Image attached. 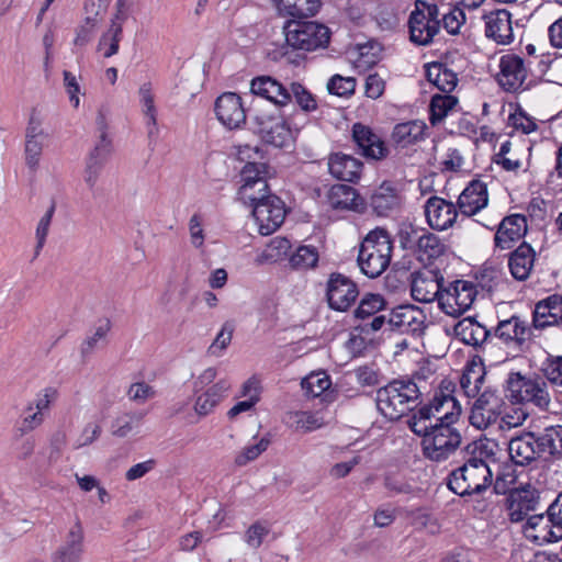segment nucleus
Listing matches in <instances>:
<instances>
[{"instance_id":"obj_54","label":"nucleus","mask_w":562,"mask_h":562,"mask_svg":"<svg viewBox=\"0 0 562 562\" xmlns=\"http://www.w3.org/2000/svg\"><path fill=\"white\" fill-rule=\"evenodd\" d=\"M411 524L417 530H427L430 533L439 531V524L437 519L426 508H416L408 513Z\"/></svg>"},{"instance_id":"obj_62","label":"nucleus","mask_w":562,"mask_h":562,"mask_svg":"<svg viewBox=\"0 0 562 562\" xmlns=\"http://www.w3.org/2000/svg\"><path fill=\"white\" fill-rule=\"evenodd\" d=\"M233 331L234 326L229 323H225L212 345L209 347V353L212 356H220L221 352L231 344Z\"/></svg>"},{"instance_id":"obj_34","label":"nucleus","mask_w":562,"mask_h":562,"mask_svg":"<svg viewBox=\"0 0 562 562\" xmlns=\"http://www.w3.org/2000/svg\"><path fill=\"white\" fill-rule=\"evenodd\" d=\"M328 201L335 210L366 211L367 203L357 190L347 184H335L329 190Z\"/></svg>"},{"instance_id":"obj_24","label":"nucleus","mask_w":562,"mask_h":562,"mask_svg":"<svg viewBox=\"0 0 562 562\" xmlns=\"http://www.w3.org/2000/svg\"><path fill=\"white\" fill-rule=\"evenodd\" d=\"M427 224L436 231H446L450 228L457 217V206L440 196H430L424 205Z\"/></svg>"},{"instance_id":"obj_23","label":"nucleus","mask_w":562,"mask_h":562,"mask_svg":"<svg viewBox=\"0 0 562 562\" xmlns=\"http://www.w3.org/2000/svg\"><path fill=\"white\" fill-rule=\"evenodd\" d=\"M530 334L527 323L516 315L501 321L494 333L495 337L516 352L524 351Z\"/></svg>"},{"instance_id":"obj_13","label":"nucleus","mask_w":562,"mask_h":562,"mask_svg":"<svg viewBox=\"0 0 562 562\" xmlns=\"http://www.w3.org/2000/svg\"><path fill=\"white\" fill-rule=\"evenodd\" d=\"M477 398L473 403L470 423L476 428H486L494 423L498 415L502 414L504 400L498 390L486 386L483 392L476 395Z\"/></svg>"},{"instance_id":"obj_63","label":"nucleus","mask_w":562,"mask_h":562,"mask_svg":"<svg viewBox=\"0 0 562 562\" xmlns=\"http://www.w3.org/2000/svg\"><path fill=\"white\" fill-rule=\"evenodd\" d=\"M97 24V16L88 15L85 23L78 27L74 44L76 46H85L88 44L92 38Z\"/></svg>"},{"instance_id":"obj_15","label":"nucleus","mask_w":562,"mask_h":562,"mask_svg":"<svg viewBox=\"0 0 562 562\" xmlns=\"http://www.w3.org/2000/svg\"><path fill=\"white\" fill-rule=\"evenodd\" d=\"M358 295V286L350 278L338 272L329 274L326 283V299L331 310L347 311Z\"/></svg>"},{"instance_id":"obj_12","label":"nucleus","mask_w":562,"mask_h":562,"mask_svg":"<svg viewBox=\"0 0 562 562\" xmlns=\"http://www.w3.org/2000/svg\"><path fill=\"white\" fill-rule=\"evenodd\" d=\"M476 295L477 290L473 282L456 280L443 288L439 307L445 314L459 317L471 308Z\"/></svg>"},{"instance_id":"obj_33","label":"nucleus","mask_w":562,"mask_h":562,"mask_svg":"<svg viewBox=\"0 0 562 562\" xmlns=\"http://www.w3.org/2000/svg\"><path fill=\"white\" fill-rule=\"evenodd\" d=\"M487 188L482 181L475 180L461 192L458 199V207L461 214L471 216L487 205Z\"/></svg>"},{"instance_id":"obj_1","label":"nucleus","mask_w":562,"mask_h":562,"mask_svg":"<svg viewBox=\"0 0 562 562\" xmlns=\"http://www.w3.org/2000/svg\"><path fill=\"white\" fill-rule=\"evenodd\" d=\"M491 454L492 450L485 441L470 442L464 449L463 464L448 475V488L461 497L485 492L493 479L487 464V458Z\"/></svg>"},{"instance_id":"obj_49","label":"nucleus","mask_w":562,"mask_h":562,"mask_svg":"<svg viewBox=\"0 0 562 562\" xmlns=\"http://www.w3.org/2000/svg\"><path fill=\"white\" fill-rule=\"evenodd\" d=\"M111 330V322L109 319L100 321L90 335L81 344L80 352L82 358H88L95 349L106 345L108 334Z\"/></svg>"},{"instance_id":"obj_11","label":"nucleus","mask_w":562,"mask_h":562,"mask_svg":"<svg viewBox=\"0 0 562 562\" xmlns=\"http://www.w3.org/2000/svg\"><path fill=\"white\" fill-rule=\"evenodd\" d=\"M252 207V215L261 235L276 232L284 221V202L274 194L260 193L254 202H247Z\"/></svg>"},{"instance_id":"obj_53","label":"nucleus","mask_w":562,"mask_h":562,"mask_svg":"<svg viewBox=\"0 0 562 562\" xmlns=\"http://www.w3.org/2000/svg\"><path fill=\"white\" fill-rule=\"evenodd\" d=\"M83 528L77 519L66 535L65 542L57 549L63 552L82 557L83 553Z\"/></svg>"},{"instance_id":"obj_8","label":"nucleus","mask_w":562,"mask_h":562,"mask_svg":"<svg viewBox=\"0 0 562 562\" xmlns=\"http://www.w3.org/2000/svg\"><path fill=\"white\" fill-rule=\"evenodd\" d=\"M507 397L512 403H530L540 409H548L551 398L547 382L537 374L510 372L506 379Z\"/></svg>"},{"instance_id":"obj_44","label":"nucleus","mask_w":562,"mask_h":562,"mask_svg":"<svg viewBox=\"0 0 562 562\" xmlns=\"http://www.w3.org/2000/svg\"><path fill=\"white\" fill-rule=\"evenodd\" d=\"M370 204L376 215L387 216L390 212L400 206L401 198L394 188L382 184L371 195Z\"/></svg>"},{"instance_id":"obj_45","label":"nucleus","mask_w":562,"mask_h":562,"mask_svg":"<svg viewBox=\"0 0 562 562\" xmlns=\"http://www.w3.org/2000/svg\"><path fill=\"white\" fill-rule=\"evenodd\" d=\"M425 130L426 125L422 121L400 123L395 125L392 138L397 145L406 147L424 139Z\"/></svg>"},{"instance_id":"obj_30","label":"nucleus","mask_w":562,"mask_h":562,"mask_svg":"<svg viewBox=\"0 0 562 562\" xmlns=\"http://www.w3.org/2000/svg\"><path fill=\"white\" fill-rule=\"evenodd\" d=\"M111 150L112 148L109 147L104 139L98 140L86 159L83 181L92 194L95 193L98 180L110 157Z\"/></svg>"},{"instance_id":"obj_57","label":"nucleus","mask_w":562,"mask_h":562,"mask_svg":"<svg viewBox=\"0 0 562 562\" xmlns=\"http://www.w3.org/2000/svg\"><path fill=\"white\" fill-rule=\"evenodd\" d=\"M270 441L267 438H261L258 442L245 447L235 458L237 467H244L247 463L256 460L262 452L268 449Z\"/></svg>"},{"instance_id":"obj_3","label":"nucleus","mask_w":562,"mask_h":562,"mask_svg":"<svg viewBox=\"0 0 562 562\" xmlns=\"http://www.w3.org/2000/svg\"><path fill=\"white\" fill-rule=\"evenodd\" d=\"M408 426L415 435L423 438V454L430 461L447 460L461 443V434L453 425L408 420Z\"/></svg>"},{"instance_id":"obj_37","label":"nucleus","mask_w":562,"mask_h":562,"mask_svg":"<svg viewBox=\"0 0 562 562\" xmlns=\"http://www.w3.org/2000/svg\"><path fill=\"white\" fill-rule=\"evenodd\" d=\"M386 310V301L381 294L367 293L360 300L358 307L355 310V318L361 321L357 325L356 329L360 333L366 334L362 330V326L366 323H370L374 317L381 315V312Z\"/></svg>"},{"instance_id":"obj_14","label":"nucleus","mask_w":562,"mask_h":562,"mask_svg":"<svg viewBox=\"0 0 562 562\" xmlns=\"http://www.w3.org/2000/svg\"><path fill=\"white\" fill-rule=\"evenodd\" d=\"M528 69L522 57L515 54L503 55L499 59V72L496 80L499 87L510 93L527 90Z\"/></svg>"},{"instance_id":"obj_10","label":"nucleus","mask_w":562,"mask_h":562,"mask_svg":"<svg viewBox=\"0 0 562 562\" xmlns=\"http://www.w3.org/2000/svg\"><path fill=\"white\" fill-rule=\"evenodd\" d=\"M284 35L288 46L307 52L326 47L330 40L329 29L312 21H289Z\"/></svg>"},{"instance_id":"obj_64","label":"nucleus","mask_w":562,"mask_h":562,"mask_svg":"<svg viewBox=\"0 0 562 562\" xmlns=\"http://www.w3.org/2000/svg\"><path fill=\"white\" fill-rule=\"evenodd\" d=\"M465 22V13L460 8H453L448 13L443 14V27L450 34H457L461 25Z\"/></svg>"},{"instance_id":"obj_48","label":"nucleus","mask_w":562,"mask_h":562,"mask_svg":"<svg viewBox=\"0 0 562 562\" xmlns=\"http://www.w3.org/2000/svg\"><path fill=\"white\" fill-rule=\"evenodd\" d=\"M285 420L291 428L302 432H311L324 426V420L317 413L306 411L290 412Z\"/></svg>"},{"instance_id":"obj_50","label":"nucleus","mask_w":562,"mask_h":562,"mask_svg":"<svg viewBox=\"0 0 562 562\" xmlns=\"http://www.w3.org/2000/svg\"><path fill=\"white\" fill-rule=\"evenodd\" d=\"M458 99L449 93L436 94L430 101V122L432 125L441 122L457 105Z\"/></svg>"},{"instance_id":"obj_56","label":"nucleus","mask_w":562,"mask_h":562,"mask_svg":"<svg viewBox=\"0 0 562 562\" xmlns=\"http://www.w3.org/2000/svg\"><path fill=\"white\" fill-rule=\"evenodd\" d=\"M330 384L329 378L325 374H311L302 381V387L310 397L321 396Z\"/></svg>"},{"instance_id":"obj_31","label":"nucleus","mask_w":562,"mask_h":562,"mask_svg":"<svg viewBox=\"0 0 562 562\" xmlns=\"http://www.w3.org/2000/svg\"><path fill=\"white\" fill-rule=\"evenodd\" d=\"M363 164L351 155L341 151L333 153L328 157V170L333 177L347 182L360 179Z\"/></svg>"},{"instance_id":"obj_2","label":"nucleus","mask_w":562,"mask_h":562,"mask_svg":"<svg viewBox=\"0 0 562 562\" xmlns=\"http://www.w3.org/2000/svg\"><path fill=\"white\" fill-rule=\"evenodd\" d=\"M376 407L390 420H398L422 403V392L413 379H394L376 391Z\"/></svg>"},{"instance_id":"obj_39","label":"nucleus","mask_w":562,"mask_h":562,"mask_svg":"<svg viewBox=\"0 0 562 562\" xmlns=\"http://www.w3.org/2000/svg\"><path fill=\"white\" fill-rule=\"evenodd\" d=\"M456 335L467 345L481 347L487 341L490 330L472 317L463 318L454 326Z\"/></svg>"},{"instance_id":"obj_40","label":"nucleus","mask_w":562,"mask_h":562,"mask_svg":"<svg viewBox=\"0 0 562 562\" xmlns=\"http://www.w3.org/2000/svg\"><path fill=\"white\" fill-rule=\"evenodd\" d=\"M485 368L483 363L475 359L469 361L460 376V386L468 397H475L485 380Z\"/></svg>"},{"instance_id":"obj_59","label":"nucleus","mask_w":562,"mask_h":562,"mask_svg":"<svg viewBox=\"0 0 562 562\" xmlns=\"http://www.w3.org/2000/svg\"><path fill=\"white\" fill-rule=\"evenodd\" d=\"M382 47L376 42H369L359 45V58L357 60L358 67H372L378 64L380 59Z\"/></svg>"},{"instance_id":"obj_42","label":"nucleus","mask_w":562,"mask_h":562,"mask_svg":"<svg viewBox=\"0 0 562 562\" xmlns=\"http://www.w3.org/2000/svg\"><path fill=\"white\" fill-rule=\"evenodd\" d=\"M426 78L445 93L454 90L458 83L457 74L442 63H431L426 67Z\"/></svg>"},{"instance_id":"obj_21","label":"nucleus","mask_w":562,"mask_h":562,"mask_svg":"<svg viewBox=\"0 0 562 562\" xmlns=\"http://www.w3.org/2000/svg\"><path fill=\"white\" fill-rule=\"evenodd\" d=\"M290 86L271 76H258L250 81V92L274 104L279 111L285 110L291 104L289 94Z\"/></svg>"},{"instance_id":"obj_60","label":"nucleus","mask_w":562,"mask_h":562,"mask_svg":"<svg viewBox=\"0 0 562 562\" xmlns=\"http://www.w3.org/2000/svg\"><path fill=\"white\" fill-rule=\"evenodd\" d=\"M55 207H56L55 202H53L50 204V206L48 207V210L45 212V214L38 221L36 232H35V237H36L35 256H38V254L41 252L42 248L45 245L46 237L49 232L52 218L55 213Z\"/></svg>"},{"instance_id":"obj_36","label":"nucleus","mask_w":562,"mask_h":562,"mask_svg":"<svg viewBox=\"0 0 562 562\" xmlns=\"http://www.w3.org/2000/svg\"><path fill=\"white\" fill-rule=\"evenodd\" d=\"M536 251L526 241H522L508 258V267L514 279L525 281L529 278L535 266Z\"/></svg>"},{"instance_id":"obj_4","label":"nucleus","mask_w":562,"mask_h":562,"mask_svg":"<svg viewBox=\"0 0 562 562\" xmlns=\"http://www.w3.org/2000/svg\"><path fill=\"white\" fill-rule=\"evenodd\" d=\"M392 250V239L386 229L376 227L369 232L358 254L361 272L372 279L379 277L389 267Z\"/></svg>"},{"instance_id":"obj_55","label":"nucleus","mask_w":562,"mask_h":562,"mask_svg":"<svg viewBox=\"0 0 562 562\" xmlns=\"http://www.w3.org/2000/svg\"><path fill=\"white\" fill-rule=\"evenodd\" d=\"M542 372L552 386L562 389V356H549L542 363Z\"/></svg>"},{"instance_id":"obj_61","label":"nucleus","mask_w":562,"mask_h":562,"mask_svg":"<svg viewBox=\"0 0 562 562\" xmlns=\"http://www.w3.org/2000/svg\"><path fill=\"white\" fill-rule=\"evenodd\" d=\"M156 390L148 383L140 381L132 383L126 392L127 397L135 403L144 404L156 396Z\"/></svg>"},{"instance_id":"obj_19","label":"nucleus","mask_w":562,"mask_h":562,"mask_svg":"<svg viewBox=\"0 0 562 562\" xmlns=\"http://www.w3.org/2000/svg\"><path fill=\"white\" fill-rule=\"evenodd\" d=\"M445 279L435 270L418 271L413 274L411 283L412 297L422 303H431L437 301L443 293Z\"/></svg>"},{"instance_id":"obj_16","label":"nucleus","mask_w":562,"mask_h":562,"mask_svg":"<svg viewBox=\"0 0 562 562\" xmlns=\"http://www.w3.org/2000/svg\"><path fill=\"white\" fill-rule=\"evenodd\" d=\"M540 503V492L530 484L513 488L506 497V510L512 522L528 519L530 512H536Z\"/></svg>"},{"instance_id":"obj_38","label":"nucleus","mask_w":562,"mask_h":562,"mask_svg":"<svg viewBox=\"0 0 562 562\" xmlns=\"http://www.w3.org/2000/svg\"><path fill=\"white\" fill-rule=\"evenodd\" d=\"M229 387V382L225 379H222L210 386L205 392L198 395L194 403L195 413L199 416L209 415L224 398Z\"/></svg>"},{"instance_id":"obj_5","label":"nucleus","mask_w":562,"mask_h":562,"mask_svg":"<svg viewBox=\"0 0 562 562\" xmlns=\"http://www.w3.org/2000/svg\"><path fill=\"white\" fill-rule=\"evenodd\" d=\"M402 249L413 254L418 261L432 263L447 251L446 243L425 227L403 224L397 233Z\"/></svg>"},{"instance_id":"obj_25","label":"nucleus","mask_w":562,"mask_h":562,"mask_svg":"<svg viewBox=\"0 0 562 562\" xmlns=\"http://www.w3.org/2000/svg\"><path fill=\"white\" fill-rule=\"evenodd\" d=\"M528 231V220L522 214L505 216L497 225L494 245L501 250L510 249Z\"/></svg>"},{"instance_id":"obj_35","label":"nucleus","mask_w":562,"mask_h":562,"mask_svg":"<svg viewBox=\"0 0 562 562\" xmlns=\"http://www.w3.org/2000/svg\"><path fill=\"white\" fill-rule=\"evenodd\" d=\"M411 41L417 45H429L435 35L439 32V22L425 18V13L414 9L408 19Z\"/></svg>"},{"instance_id":"obj_29","label":"nucleus","mask_w":562,"mask_h":562,"mask_svg":"<svg viewBox=\"0 0 562 562\" xmlns=\"http://www.w3.org/2000/svg\"><path fill=\"white\" fill-rule=\"evenodd\" d=\"M535 432L527 431L513 437L508 442V453L515 465L528 467L540 457Z\"/></svg>"},{"instance_id":"obj_32","label":"nucleus","mask_w":562,"mask_h":562,"mask_svg":"<svg viewBox=\"0 0 562 562\" xmlns=\"http://www.w3.org/2000/svg\"><path fill=\"white\" fill-rule=\"evenodd\" d=\"M562 322V296L553 294L539 301L533 311L532 324L537 329L558 325Z\"/></svg>"},{"instance_id":"obj_26","label":"nucleus","mask_w":562,"mask_h":562,"mask_svg":"<svg viewBox=\"0 0 562 562\" xmlns=\"http://www.w3.org/2000/svg\"><path fill=\"white\" fill-rule=\"evenodd\" d=\"M266 166L263 164L247 162L240 172L243 184L239 188V200L245 204L254 202L260 193L268 192V183L263 173Z\"/></svg>"},{"instance_id":"obj_22","label":"nucleus","mask_w":562,"mask_h":562,"mask_svg":"<svg viewBox=\"0 0 562 562\" xmlns=\"http://www.w3.org/2000/svg\"><path fill=\"white\" fill-rule=\"evenodd\" d=\"M217 120L227 128H239L246 122V110L241 98L235 92L221 94L214 106Z\"/></svg>"},{"instance_id":"obj_6","label":"nucleus","mask_w":562,"mask_h":562,"mask_svg":"<svg viewBox=\"0 0 562 562\" xmlns=\"http://www.w3.org/2000/svg\"><path fill=\"white\" fill-rule=\"evenodd\" d=\"M456 385L451 381H441L438 391L432 400L420 406L409 418V422L431 423L454 425L461 415V405L454 397Z\"/></svg>"},{"instance_id":"obj_28","label":"nucleus","mask_w":562,"mask_h":562,"mask_svg":"<svg viewBox=\"0 0 562 562\" xmlns=\"http://www.w3.org/2000/svg\"><path fill=\"white\" fill-rule=\"evenodd\" d=\"M485 36L498 45H509L514 41L512 14L505 9L485 13Z\"/></svg>"},{"instance_id":"obj_47","label":"nucleus","mask_w":562,"mask_h":562,"mask_svg":"<svg viewBox=\"0 0 562 562\" xmlns=\"http://www.w3.org/2000/svg\"><path fill=\"white\" fill-rule=\"evenodd\" d=\"M321 8L319 0H279L278 9L281 13L292 18L303 19L313 16Z\"/></svg>"},{"instance_id":"obj_7","label":"nucleus","mask_w":562,"mask_h":562,"mask_svg":"<svg viewBox=\"0 0 562 562\" xmlns=\"http://www.w3.org/2000/svg\"><path fill=\"white\" fill-rule=\"evenodd\" d=\"M384 326L401 334L420 336L426 328V315L414 305H401L387 314H381L370 323H366L362 330L366 335H370L381 330Z\"/></svg>"},{"instance_id":"obj_41","label":"nucleus","mask_w":562,"mask_h":562,"mask_svg":"<svg viewBox=\"0 0 562 562\" xmlns=\"http://www.w3.org/2000/svg\"><path fill=\"white\" fill-rule=\"evenodd\" d=\"M146 415V411H131L119 414L111 425L112 435L119 438L137 435Z\"/></svg>"},{"instance_id":"obj_20","label":"nucleus","mask_w":562,"mask_h":562,"mask_svg":"<svg viewBox=\"0 0 562 562\" xmlns=\"http://www.w3.org/2000/svg\"><path fill=\"white\" fill-rule=\"evenodd\" d=\"M351 134L357 153L364 158L380 160L387 156L389 149L385 143L370 126L362 123H355L351 128Z\"/></svg>"},{"instance_id":"obj_9","label":"nucleus","mask_w":562,"mask_h":562,"mask_svg":"<svg viewBox=\"0 0 562 562\" xmlns=\"http://www.w3.org/2000/svg\"><path fill=\"white\" fill-rule=\"evenodd\" d=\"M297 115L300 113L295 108L292 113L280 110L278 115L258 114L255 116L257 132L267 144L279 148L288 147L293 143L295 134L300 130L295 122Z\"/></svg>"},{"instance_id":"obj_46","label":"nucleus","mask_w":562,"mask_h":562,"mask_svg":"<svg viewBox=\"0 0 562 562\" xmlns=\"http://www.w3.org/2000/svg\"><path fill=\"white\" fill-rule=\"evenodd\" d=\"M138 92L140 97L142 111L146 121L148 137L154 138L158 135L159 128L157 124V110L150 83L142 85Z\"/></svg>"},{"instance_id":"obj_17","label":"nucleus","mask_w":562,"mask_h":562,"mask_svg":"<svg viewBox=\"0 0 562 562\" xmlns=\"http://www.w3.org/2000/svg\"><path fill=\"white\" fill-rule=\"evenodd\" d=\"M128 18L126 0H116L115 13L111 18L110 25L99 38L97 50L104 58H110L119 53L120 42L123 38V25Z\"/></svg>"},{"instance_id":"obj_52","label":"nucleus","mask_w":562,"mask_h":562,"mask_svg":"<svg viewBox=\"0 0 562 562\" xmlns=\"http://www.w3.org/2000/svg\"><path fill=\"white\" fill-rule=\"evenodd\" d=\"M318 251L313 246H300L290 257V265L296 270L314 268L318 262Z\"/></svg>"},{"instance_id":"obj_51","label":"nucleus","mask_w":562,"mask_h":562,"mask_svg":"<svg viewBox=\"0 0 562 562\" xmlns=\"http://www.w3.org/2000/svg\"><path fill=\"white\" fill-rule=\"evenodd\" d=\"M291 104L293 101L301 109V111L305 113L313 112L317 110V101L314 94L310 92L300 82H291L290 91Z\"/></svg>"},{"instance_id":"obj_43","label":"nucleus","mask_w":562,"mask_h":562,"mask_svg":"<svg viewBox=\"0 0 562 562\" xmlns=\"http://www.w3.org/2000/svg\"><path fill=\"white\" fill-rule=\"evenodd\" d=\"M540 454L548 453L554 459L562 458V426L555 425L536 434Z\"/></svg>"},{"instance_id":"obj_58","label":"nucleus","mask_w":562,"mask_h":562,"mask_svg":"<svg viewBox=\"0 0 562 562\" xmlns=\"http://www.w3.org/2000/svg\"><path fill=\"white\" fill-rule=\"evenodd\" d=\"M356 79L352 77H342L340 75L333 76L328 83L327 90L329 93L338 97H347L355 92Z\"/></svg>"},{"instance_id":"obj_18","label":"nucleus","mask_w":562,"mask_h":562,"mask_svg":"<svg viewBox=\"0 0 562 562\" xmlns=\"http://www.w3.org/2000/svg\"><path fill=\"white\" fill-rule=\"evenodd\" d=\"M48 139L49 134L43 128L41 120L32 114L25 128L24 143L25 165L32 172L38 169L41 156Z\"/></svg>"},{"instance_id":"obj_27","label":"nucleus","mask_w":562,"mask_h":562,"mask_svg":"<svg viewBox=\"0 0 562 562\" xmlns=\"http://www.w3.org/2000/svg\"><path fill=\"white\" fill-rule=\"evenodd\" d=\"M524 530L527 538L539 544L562 539L561 527L551 519L549 508H547L546 514L529 516Z\"/></svg>"}]
</instances>
